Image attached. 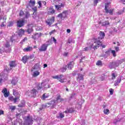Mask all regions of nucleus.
<instances>
[{"label":"nucleus","mask_w":125,"mask_h":125,"mask_svg":"<svg viewBox=\"0 0 125 125\" xmlns=\"http://www.w3.org/2000/svg\"><path fill=\"white\" fill-rule=\"evenodd\" d=\"M2 92L3 93L4 97H8L9 96V92H7V89L6 88H4L2 90Z\"/></svg>","instance_id":"obj_17"},{"label":"nucleus","mask_w":125,"mask_h":125,"mask_svg":"<svg viewBox=\"0 0 125 125\" xmlns=\"http://www.w3.org/2000/svg\"><path fill=\"white\" fill-rule=\"evenodd\" d=\"M109 113H110V110H109V109L104 110V114H105V115H108Z\"/></svg>","instance_id":"obj_49"},{"label":"nucleus","mask_w":125,"mask_h":125,"mask_svg":"<svg viewBox=\"0 0 125 125\" xmlns=\"http://www.w3.org/2000/svg\"><path fill=\"white\" fill-rule=\"evenodd\" d=\"M17 78L14 77L12 79V80L11 81V83L13 84V85H16V83H17Z\"/></svg>","instance_id":"obj_24"},{"label":"nucleus","mask_w":125,"mask_h":125,"mask_svg":"<svg viewBox=\"0 0 125 125\" xmlns=\"http://www.w3.org/2000/svg\"><path fill=\"white\" fill-rule=\"evenodd\" d=\"M42 83L44 90L47 89V88H50V85H49V83H46L45 82L44 83H42Z\"/></svg>","instance_id":"obj_20"},{"label":"nucleus","mask_w":125,"mask_h":125,"mask_svg":"<svg viewBox=\"0 0 125 125\" xmlns=\"http://www.w3.org/2000/svg\"><path fill=\"white\" fill-rule=\"evenodd\" d=\"M77 77L76 78V80L79 83H83V77L84 75L81 73H78L77 74Z\"/></svg>","instance_id":"obj_4"},{"label":"nucleus","mask_w":125,"mask_h":125,"mask_svg":"<svg viewBox=\"0 0 125 125\" xmlns=\"http://www.w3.org/2000/svg\"><path fill=\"white\" fill-rule=\"evenodd\" d=\"M49 45L48 43H44L42 44L40 48H39V50L40 52H42L43 51H46L47 50V46Z\"/></svg>","instance_id":"obj_5"},{"label":"nucleus","mask_w":125,"mask_h":125,"mask_svg":"<svg viewBox=\"0 0 125 125\" xmlns=\"http://www.w3.org/2000/svg\"><path fill=\"white\" fill-rule=\"evenodd\" d=\"M36 4V1L35 0H30L29 1V6H34Z\"/></svg>","instance_id":"obj_34"},{"label":"nucleus","mask_w":125,"mask_h":125,"mask_svg":"<svg viewBox=\"0 0 125 125\" xmlns=\"http://www.w3.org/2000/svg\"><path fill=\"white\" fill-rule=\"evenodd\" d=\"M109 93L110 95H113L114 94V89L112 88L109 89Z\"/></svg>","instance_id":"obj_50"},{"label":"nucleus","mask_w":125,"mask_h":125,"mask_svg":"<svg viewBox=\"0 0 125 125\" xmlns=\"http://www.w3.org/2000/svg\"><path fill=\"white\" fill-rule=\"evenodd\" d=\"M18 99H19V97H17L15 98H14V100H13V101H14V103H16V102H17V100H18Z\"/></svg>","instance_id":"obj_54"},{"label":"nucleus","mask_w":125,"mask_h":125,"mask_svg":"<svg viewBox=\"0 0 125 125\" xmlns=\"http://www.w3.org/2000/svg\"><path fill=\"white\" fill-rule=\"evenodd\" d=\"M67 16V11L63 12L62 14H59L58 15V17L61 18V19H62V18H65Z\"/></svg>","instance_id":"obj_16"},{"label":"nucleus","mask_w":125,"mask_h":125,"mask_svg":"<svg viewBox=\"0 0 125 125\" xmlns=\"http://www.w3.org/2000/svg\"><path fill=\"white\" fill-rule=\"evenodd\" d=\"M99 0H94V5H97V3H98V1Z\"/></svg>","instance_id":"obj_60"},{"label":"nucleus","mask_w":125,"mask_h":125,"mask_svg":"<svg viewBox=\"0 0 125 125\" xmlns=\"http://www.w3.org/2000/svg\"><path fill=\"white\" fill-rule=\"evenodd\" d=\"M121 82H122V77L119 76L117 78V79L114 82L115 86H117V85H119V84Z\"/></svg>","instance_id":"obj_11"},{"label":"nucleus","mask_w":125,"mask_h":125,"mask_svg":"<svg viewBox=\"0 0 125 125\" xmlns=\"http://www.w3.org/2000/svg\"><path fill=\"white\" fill-rule=\"evenodd\" d=\"M105 53L107 55H108V56H110V54L111 53V49H108V50H107Z\"/></svg>","instance_id":"obj_45"},{"label":"nucleus","mask_w":125,"mask_h":125,"mask_svg":"<svg viewBox=\"0 0 125 125\" xmlns=\"http://www.w3.org/2000/svg\"><path fill=\"white\" fill-rule=\"evenodd\" d=\"M13 95L16 96L17 94H18V92H17V91L16 90H13Z\"/></svg>","instance_id":"obj_52"},{"label":"nucleus","mask_w":125,"mask_h":125,"mask_svg":"<svg viewBox=\"0 0 125 125\" xmlns=\"http://www.w3.org/2000/svg\"><path fill=\"white\" fill-rule=\"evenodd\" d=\"M39 75H40V72L38 71H35L33 74V77H38V76H39Z\"/></svg>","instance_id":"obj_37"},{"label":"nucleus","mask_w":125,"mask_h":125,"mask_svg":"<svg viewBox=\"0 0 125 125\" xmlns=\"http://www.w3.org/2000/svg\"><path fill=\"white\" fill-rule=\"evenodd\" d=\"M99 36L100 37H98V39L94 38L93 39L94 42L90 45L91 48H93V49H97L99 46H101V45H102V41L101 40L104 39L105 33H104V32L101 31L99 33Z\"/></svg>","instance_id":"obj_1"},{"label":"nucleus","mask_w":125,"mask_h":125,"mask_svg":"<svg viewBox=\"0 0 125 125\" xmlns=\"http://www.w3.org/2000/svg\"><path fill=\"white\" fill-rule=\"evenodd\" d=\"M108 56H109L108 55H107L106 53H104L103 54V57H104V58H107V57H108Z\"/></svg>","instance_id":"obj_62"},{"label":"nucleus","mask_w":125,"mask_h":125,"mask_svg":"<svg viewBox=\"0 0 125 125\" xmlns=\"http://www.w3.org/2000/svg\"><path fill=\"white\" fill-rule=\"evenodd\" d=\"M116 75L117 74L115 72H113L111 73L112 80H115V79H116V77H117V76H116Z\"/></svg>","instance_id":"obj_41"},{"label":"nucleus","mask_w":125,"mask_h":125,"mask_svg":"<svg viewBox=\"0 0 125 125\" xmlns=\"http://www.w3.org/2000/svg\"><path fill=\"white\" fill-rule=\"evenodd\" d=\"M74 112H75L74 108L70 107L69 108H67L66 110L63 112V113H65V114H72V113H74Z\"/></svg>","instance_id":"obj_12"},{"label":"nucleus","mask_w":125,"mask_h":125,"mask_svg":"<svg viewBox=\"0 0 125 125\" xmlns=\"http://www.w3.org/2000/svg\"><path fill=\"white\" fill-rule=\"evenodd\" d=\"M25 101H21V104L18 105V107H24L25 106Z\"/></svg>","instance_id":"obj_35"},{"label":"nucleus","mask_w":125,"mask_h":125,"mask_svg":"<svg viewBox=\"0 0 125 125\" xmlns=\"http://www.w3.org/2000/svg\"><path fill=\"white\" fill-rule=\"evenodd\" d=\"M55 12V10L53 9V7H51L48 11V14L51 15V14H53Z\"/></svg>","instance_id":"obj_21"},{"label":"nucleus","mask_w":125,"mask_h":125,"mask_svg":"<svg viewBox=\"0 0 125 125\" xmlns=\"http://www.w3.org/2000/svg\"><path fill=\"white\" fill-rule=\"evenodd\" d=\"M25 32L28 33V34H31V33H33V32H34V29H33V28H29L25 30Z\"/></svg>","instance_id":"obj_30"},{"label":"nucleus","mask_w":125,"mask_h":125,"mask_svg":"<svg viewBox=\"0 0 125 125\" xmlns=\"http://www.w3.org/2000/svg\"><path fill=\"white\" fill-rule=\"evenodd\" d=\"M107 78V75H105V74H103L101 76L100 79H101V81H104V80H105Z\"/></svg>","instance_id":"obj_39"},{"label":"nucleus","mask_w":125,"mask_h":125,"mask_svg":"<svg viewBox=\"0 0 125 125\" xmlns=\"http://www.w3.org/2000/svg\"><path fill=\"white\" fill-rule=\"evenodd\" d=\"M32 9L33 10L34 12H37V11H38V8L37 7H33Z\"/></svg>","instance_id":"obj_53"},{"label":"nucleus","mask_w":125,"mask_h":125,"mask_svg":"<svg viewBox=\"0 0 125 125\" xmlns=\"http://www.w3.org/2000/svg\"><path fill=\"white\" fill-rule=\"evenodd\" d=\"M32 18L35 20H39V19H40V14L37 12H33L32 14Z\"/></svg>","instance_id":"obj_9"},{"label":"nucleus","mask_w":125,"mask_h":125,"mask_svg":"<svg viewBox=\"0 0 125 125\" xmlns=\"http://www.w3.org/2000/svg\"><path fill=\"white\" fill-rule=\"evenodd\" d=\"M28 59H33L34 58V55H31L29 57H28Z\"/></svg>","instance_id":"obj_63"},{"label":"nucleus","mask_w":125,"mask_h":125,"mask_svg":"<svg viewBox=\"0 0 125 125\" xmlns=\"http://www.w3.org/2000/svg\"><path fill=\"white\" fill-rule=\"evenodd\" d=\"M63 101H64V99L61 98V96L59 95L57 96L56 102H62Z\"/></svg>","instance_id":"obj_26"},{"label":"nucleus","mask_w":125,"mask_h":125,"mask_svg":"<svg viewBox=\"0 0 125 125\" xmlns=\"http://www.w3.org/2000/svg\"><path fill=\"white\" fill-rule=\"evenodd\" d=\"M10 109L11 110V111H14V110L16 109V107H15V106H12L10 107Z\"/></svg>","instance_id":"obj_57"},{"label":"nucleus","mask_w":125,"mask_h":125,"mask_svg":"<svg viewBox=\"0 0 125 125\" xmlns=\"http://www.w3.org/2000/svg\"><path fill=\"white\" fill-rule=\"evenodd\" d=\"M33 70H41L40 64L39 63L36 64L33 67Z\"/></svg>","instance_id":"obj_27"},{"label":"nucleus","mask_w":125,"mask_h":125,"mask_svg":"<svg viewBox=\"0 0 125 125\" xmlns=\"http://www.w3.org/2000/svg\"><path fill=\"white\" fill-rule=\"evenodd\" d=\"M42 37V33H35L34 35H32V38L34 40H38L39 38H41Z\"/></svg>","instance_id":"obj_14"},{"label":"nucleus","mask_w":125,"mask_h":125,"mask_svg":"<svg viewBox=\"0 0 125 125\" xmlns=\"http://www.w3.org/2000/svg\"><path fill=\"white\" fill-rule=\"evenodd\" d=\"M63 77H64V75L62 74L60 75H57L56 76H53V79H55V80H58L59 81V80L62 79Z\"/></svg>","instance_id":"obj_22"},{"label":"nucleus","mask_w":125,"mask_h":125,"mask_svg":"<svg viewBox=\"0 0 125 125\" xmlns=\"http://www.w3.org/2000/svg\"><path fill=\"white\" fill-rule=\"evenodd\" d=\"M39 6L38 7L39 8H41L42 7V1H39L38 2Z\"/></svg>","instance_id":"obj_58"},{"label":"nucleus","mask_w":125,"mask_h":125,"mask_svg":"<svg viewBox=\"0 0 125 125\" xmlns=\"http://www.w3.org/2000/svg\"><path fill=\"white\" fill-rule=\"evenodd\" d=\"M54 22V17H52L49 20L46 21V23L48 26H51L52 25V23Z\"/></svg>","instance_id":"obj_7"},{"label":"nucleus","mask_w":125,"mask_h":125,"mask_svg":"<svg viewBox=\"0 0 125 125\" xmlns=\"http://www.w3.org/2000/svg\"><path fill=\"white\" fill-rule=\"evenodd\" d=\"M59 80V82H60V83H65V82H66L65 79H60Z\"/></svg>","instance_id":"obj_55"},{"label":"nucleus","mask_w":125,"mask_h":125,"mask_svg":"<svg viewBox=\"0 0 125 125\" xmlns=\"http://www.w3.org/2000/svg\"><path fill=\"white\" fill-rule=\"evenodd\" d=\"M13 26V22L11 21H9L8 23V27H12Z\"/></svg>","instance_id":"obj_46"},{"label":"nucleus","mask_w":125,"mask_h":125,"mask_svg":"<svg viewBox=\"0 0 125 125\" xmlns=\"http://www.w3.org/2000/svg\"><path fill=\"white\" fill-rule=\"evenodd\" d=\"M4 47H6V48H8L10 47V43H9V42H7L5 44H4Z\"/></svg>","instance_id":"obj_40"},{"label":"nucleus","mask_w":125,"mask_h":125,"mask_svg":"<svg viewBox=\"0 0 125 125\" xmlns=\"http://www.w3.org/2000/svg\"><path fill=\"white\" fill-rule=\"evenodd\" d=\"M74 63L73 61L69 62L67 65H66V68H68V70H72V68H74Z\"/></svg>","instance_id":"obj_10"},{"label":"nucleus","mask_w":125,"mask_h":125,"mask_svg":"<svg viewBox=\"0 0 125 125\" xmlns=\"http://www.w3.org/2000/svg\"><path fill=\"white\" fill-rule=\"evenodd\" d=\"M25 17V18L28 19V18L30 17V13H29L28 12H26Z\"/></svg>","instance_id":"obj_48"},{"label":"nucleus","mask_w":125,"mask_h":125,"mask_svg":"<svg viewBox=\"0 0 125 125\" xmlns=\"http://www.w3.org/2000/svg\"><path fill=\"white\" fill-rule=\"evenodd\" d=\"M27 93L28 96L35 98L36 97V96H37V93H38V92H37V89H33V90H31L30 91H28L27 92Z\"/></svg>","instance_id":"obj_3"},{"label":"nucleus","mask_w":125,"mask_h":125,"mask_svg":"<svg viewBox=\"0 0 125 125\" xmlns=\"http://www.w3.org/2000/svg\"><path fill=\"white\" fill-rule=\"evenodd\" d=\"M32 50H33V47L30 46H28L27 47H26L24 49H23V51H24L25 52L32 51Z\"/></svg>","instance_id":"obj_25"},{"label":"nucleus","mask_w":125,"mask_h":125,"mask_svg":"<svg viewBox=\"0 0 125 125\" xmlns=\"http://www.w3.org/2000/svg\"><path fill=\"white\" fill-rule=\"evenodd\" d=\"M105 13H109L110 15H113V12H114V9H108L105 10Z\"/></svg>","instance_id":"obj_31"},{"label":"nucleus","mask_w":125,"mask_h":125,"mask_svg":"<svg viewBox=\"0 0 125 125\" xmlns=\"http://www.w3.org/2000/svg\"><path fill=\"white\" fill-rule=\"evenodd\" d=\"M24 33H25V31L23 29H20L19 31L18 35L20 36H22V35H23Z\"/></svg>","instance_id":"obj_36"},{"label":"nucleus","mask_w":125,"mask_h":125,"mask_svg":"<svg viewBox=\"0 0 125 125\" xmlns=\"http://www.w3.org/2000/svg\"><path fill=\"white\" fill-rule=\"evenodd\" d=\"M25 123L27 124V125H30L33 123V120L30 118V116H27L25 120Z\"/></svg>","instance_id":"obj_19"},{"label":"nucleus","mask_w":125,"mask_h":125,"mask_svg":"<svg viewBox=\"0 0 125 125\" xmlns=\"http://www.w3.org/2000/svg\"><path fill=\"white\" fill-rule=\"evenodd\" d=\"M83 103H84V100L81 99L79 101L78 105L80 108H82V106L83 105Z\"/></svg>","instance_id":"obj_28"},{"label":"nucleus","mask_w":125,"mask_h":125,"mask_svg":"<svg viewBox=\"0 0 125 125\" xmlns=\"http://www.w3.org/2000/svg\"><path fill=\"white\" fill-rule=\"evenodd\" d=\"M49 97V96H48V95H47V94L44 93L42 95L41 99H42V100H45L46 99V98H48Z\"/></svg>","instance_id":"obj_29"},{"label":"nucleus","mask_w":125,"mask_h":125,"mask_svg":"<svg viewBox=\"0 0 125 125\" xmlns=\"http://www.w3.org/2000/svg\"><path fill=\"white\" fill-rule=\"evenodd\" d=\"M123 13H124V10H121L118 12V14H119V15H121V14H123Z\"/></svg>","instance_id":"obj_59"},{"label":"nucleus","mask_w":125,"mask_h":125,"mask_svg":"<svg viewBox=\"0 0 125 125\" xmlns=\"http://www.w3.org/2000/svg\"><path fill=\"white\" fill-rule=\"evenodd\" d=\"M14 99V98H13V96H11L9 97V100L11 101H13V100Z\"/></svg>","instance_id":"obj_64"},{"label":"nucleus","mask_w":125,"mask_h":125,"mask_svg":"<svg viewBox=\"0 0 125 125\" xmlns=\"http://www.w3.org/2000/svg\"><path fill=\"white\" fill-rule=\"evenodd\" d=\"M47 107H49V106L47 104H42L41 107L40 108V111H42V110L43 109H45Z\"/></svg>","instance_id":"obj_32"},{"label":"nucleus","mask_w":125,"mask_h":125,"mask_svg":"<svg viewBox=\"0 0 125 125\" xmlns=\"http://www.w3.org/2000/svg\"><path fill=\"white\" fill-rule=\"evenodd\" d=\"M65 116L64 114L62 113L59 112V116H57L58 119H63Z\"/></svg>","instance_id":"obj_38"},{"label":"nucleus","mask_w":125,"mask_h":125,"mask_svg":"<svg viewBox=\"0 0 125 125\" xmlns=\"http://www.w3.org/2000/svg\"><path fill=\"white\" fill-rule=\"evenodd\" d=\"M109 25H110V23L109 22V21H107L103 22L102 23V26H104V27H107Z\"/></svg>","instance_id":"obj_33"},{"label":"nucleus","mask_w":125,"mask_h":125,"mask_svg":"<svg viewBox=\"0 0 125 125\" xmlns=\"http://www.w3.org/2000/svg\"><path fill=\"white\" fill-rule=\"evenodd\" d=\"M67 70V67H62L61 69H60V71L61 72H62V73H64V72H66V70Z\"/></svg>","instance_id":"obj_42"},{"label":"nucleus","mask_w":125,"mask_h":125,"mask_svg":"<svg viewBox=\"0 0 125 125\" xmlns=\"http://www.w3.org/2000/svg\"><path fill=\"white\" fill-rule=\"evenodd\" d=\"M110 52L113 54L114 57H116L117 56V54H116V51L114 50H111Z\"/></svg>","instance_id":"obj_43"},{"label":"nucleus","mask_w":125,"mask_h":125,"mask_svg":"<svg viewBox=\"0 0 125 125\" xmlns=\"http://www.w3.org/2000/svg\"><path fill=\"white\" fill-rule=\"evenodd\" d=\"M55 103H56V101H51V102L47 103V105L49 106V107H51V109H53V108H54V107H55L56 105Z\"/></svg>","instance_id":"obj_8"},{"label":"nucleus","mask_w":125,"mask_h":125,"mask_svg":"<svg viewBox=\"0 0 125 125\" xmlns=\"http://www.w3.org/2000/svg\"><path fill=\"white\" fill-rule=\"evenodd\" d=\"M55 7L56 8V9H57V10H60V8H61V6H60V5H55Z\"/></svg>","instance_id":"obj_56"},{"label":"nucleus","mask_w":125,"mask_h":125,"mask_svg":"<svg viewBox=\"0 0 125 125\" xmlns=\"http://www.w3.org/2000/svg\"><path fill=\"white\" fill-rule=\"evenodd\" d=\"M5 21H3L1 24H0V26L1 28H3V27H5L6 25L4 24Z\"/></svg>","instance_id":"obj_51"},{"label":"nucleus","mask_w":125,"mask_h":125,"mask_svg":"<svg viewBox=\"0 0 125 125\" xmlns=\"http://www.w3.org/2000/svg\"><path fill=\"white\" fill-rule=\"evenodd\" d=\"M9 66L10 67V69H12V68L17 66V63H16L15 61H11L9 62Z\"/></svg>","instance_id":"obj_15"},{"label":"nucleus","mask_w":125,"mask_h":125,"mask_svg":"<svg viewBox=\"0 0 125 125\" xmlns=\"http://www.w3.org/2000/svg\"><path fill=\"white\" fill-rule=\"evenodd\" d=\"M122 61H117V62H112L109 63V69H114L116 67H119L120 64L122 63Z\"/></svg>","instance_id":"obj_2"},{"label":"nucleus","mask_w":125,"mask_h":125,"mask_svg":"<svg viewBox=\"0 0 125 125\" xmlns=\"http://www.w3.org/2000/svg\"><path fill=\"white\" fill-rule=\"evenodd\" d=\"M28 60H29V58H28V56H24L22 58V61L24 64L27 63V61H28Z\"/></svg>","instance_id":"obj_23"},{"label":"nucleus","mask_w":125,"mask_h":125,"mask_svg":"<svg viewBox=\"0 0 125 125\" xmlns=\"http://www.w3.org/2000/svg\"><path fill=\"white\" fill-rule=\"evenodd\" d=\"M3 80H6V77H5V74L4 73H1L0 74V84L1 83V82Z\"/></svg>","instance_id":"obj_18"},{"label":"nucleus","mask_w":125,"mask_h":125,"mask_svg":"<svg viewBox=\"0 0 125 125\" xmlns=\"http://www.w3.org/2000/svg\"><path fill=\"white\" fill-rule=\"evenodd\" d=\"M24 24L25 21H24V20H20L18 21L17 22V26L19 28H21V27H23V26H24Z\"/></svg>","instance_id":"obj_6"},{"label":"nucleus","mask_w":125,"mask_h":125,"mask_svg":"<svg viewBox=\"0 0 125 125\" xmlns=\"http://www.w3.org/2000/svg\"><path fill=\"white\" fill-rule=\"evenodd\" d=\"M96 65H97V66H101V65H102V62H101V61H98Z\"/></svg>","instance_id":"obj_47"},{"label":"nucleus","mask_w":125,"mask_h":125,"mask_svg":"<svg viewBox=\"0 0 125 125\" xmlns=\"http://www.w3.org/2000/svg\"><path fill=\"white\" fill-rule=\"evenodd\" d=\"M42 83H41V84H39L37 85L36 88L37 93H38V92H41L42 90H43V87L42 86Z\"/></svg>","instance_id":"obj_13"},{"label":"nucleus","mask_w":125,"mask_h":125,"mask_svg":"<svg viewBox=\"0 0 125 125\" xmlns=\"http://www.w3.org/2000/svg\"><path fill=\"white\" fill-rule=\"evenodd\" d=\"M110 2H107L105 3V8H104V10H107L108 9L107 8L109 7V4H110Z\"/></svg>","instance_id":"obj_44"},{"label":"nucleus","mask_w":125,"mask_h":125,"mask_svg":"<svg viewBox=\"0 0 125 125\" xmlns=\"http://www.w3.org/2000/svg\"><path fill=\"white\" fill-rule=\"evenodd\" d=\"M23 15H24V12L22 10H21L20 12V16H23Z\"/></svg>","instance_id":"obj_61"}]
</instances>
